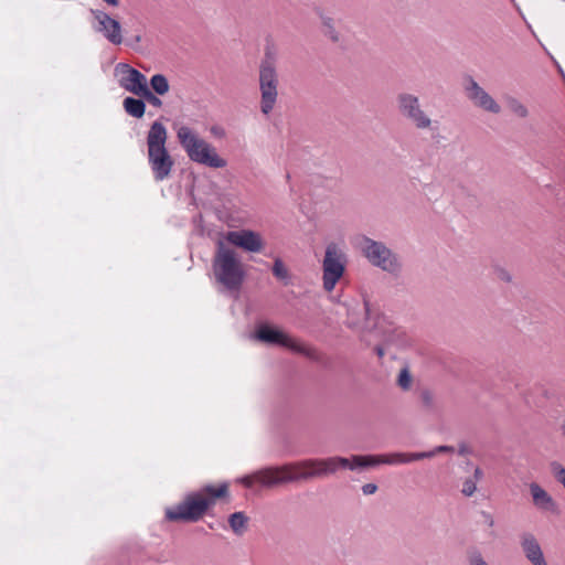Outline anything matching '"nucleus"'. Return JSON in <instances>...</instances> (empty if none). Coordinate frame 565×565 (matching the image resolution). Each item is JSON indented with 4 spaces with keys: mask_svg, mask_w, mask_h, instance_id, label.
Returning <instances> with one entry per match:
<instances>
[{
    "mask_svg": "<svg viewBox=\"0 0 565 565\" xmlns=\"http://www.w3.org/2000/svg\"><path fill=\"white\" fill-rule=\"evenodd\" d=\"M387 456L356 455L351 458L330 457L326 459H305L289 462L279 467H268L242 479L245 487L252 488L255 483L265 487L306 481L334 473L339 469H365L385 463Z\"/></svg>",
    "mask_w": 565,
    "mask_h": 565,
    "instance_id": "nucleus-1",
    "label": "nucleus"
},
{
    "mask_svg": "<svg viewBox=\"0 0 565 565\" xmlns=\"http://www.w3.org/2000/svg\"><path fill=\"white\" fill-rule=\"evenodd\" d=\"M228 494V484L205 486L200 491L188 494L179 504L166 510V519L171 522H196L203 518L216 500Z\"/></svg>",
    "mask_w": 565,
    "mask_h": 565,
    "instance_id": "nucleus-2",
    "label": "nucleus"
},
{
    "mask_svg": "<svg viewBox=\"0 0 565 565\" xmlns=\"http://www.w3.org/2000/svg\"><path fill=\"white\" fill-rule=\"evenodd\" d=\"M168 131L160 121H154L147 134V157L153 179L161 182L171 175L174 160L167 149Z\"/></svg>",
    "mask_w": 565,
    "mask_h": 565,
    "instance_id": "nucleus-3",
    "label": "nucleus"
},
{
    "mask_svg": "<svg viewBox=\"0 0 565 565\" xmlns=\"http://www.w3.org/2000/svg\"><path fill=\"white\" fill-rule=\"evenodd\" d=\"M212 269L216 282L228 290H238L246 278L244 265L237 253L222 242L217 244Z\"/></svg>",
    "mask_w": 565,
    "mask_h": 565,
    "instance_id": "nucleus-4",
    "label": "nucleus"
},
{
    "mask_svg": "<svg viewBox=\"0 0 565 565\" xmlns=\"http://www.w3.org/2000/svg\"><path fill=\"white\" fill-rule=\"evenodd\" d=\"M177 138L189 159L193 162L215 169L226 167V160L221 158L216 149L201 138L192 128L180 126L177 129Z\"/></svg>",
    "mask_w": 565,
    "mask_h": 565,
    "instance_id": "nucleus-5",
    "label": "nucleus"
},
{
    "mask_svg": "<svg viewBox=\"0 0 565 565\" xmlns=\"http://www.w3.org/2000/svg\"><path fill=\"white\" fill-rule=\"evenodd\" d=\"M347 262V255L338 244L327 245L322 260V282L326 291L331 292L335 288L344 275Z\"/></svg>",
    "mask_w": 565,
    "mask_h": 565,
    "instance_id": "nucleus-6",
    "label": "nucleus"
},
{
    "mask_svg": "<svg viewBox=\"0 0 565 565\" xmlns=\"http://www.w3.org/2000/svg\"><path fill=\"white\" fill-rule=\"evenodd\" d=\"M278 76L274 62L265 58L259 68L260 110L268 115L275 107L278 97Z\"/></svg>",
    "mask_w": 565,
    "mask_h": 565,
    "instance_id": "nucleus-7",
    "label": "nucleus"
},
{
    "mask_svg": "<svg viewBox=\"0 0 565 565\" xmlns=\"http://www.w3.org/2000/svg\"><path fill=\"white\" fill-rule=\"evenodd\" d=\"M256 338L265 343L278 344L288 348L289 350L303 354L310 359H318V352L315 349L302 344L296 339L289 337L287 333L269 326H260L256 331Z\"/></svg>",
    "mask_w": 565,
    "mask_h": 565,
    "instance_id": "nucleus-8",
    "label": "nucleus"
},
{
    "mask_svg": "<svg viewBox=\"0 0 565 565\" xmlns=\"http://www.w3.org/2000/svg\"><path fill=\"white\" fill-rule=\"evenodd\" d=\"M397 107L399 113L409 120L417 129H430L433 120L422 109L419 99L412 94H401L397 97Z\"/></svg>",
    "mask_w": 565,
    "mask_h": 565,
    "instance_id": "nucleus-9",
    "label": "nucleus"
},
{
    "mask_svg": "<svg viewBox=\"0 0 565 565\" xmlns=\"http://www.w3.org/2000/svg\"><path fill=\"white\" fill-rule=\"evenodd\" d=\"M90 14L94 19L93 28L96 32L103 34L111 44L119 45L122 43V28L118 20L99 9H92Z\"/></svg>",
    "mask_w": 565,
    "mask_h": 565,
    "instance_id": "nucleus-10",
    "label": "nucleus"
},
{
    "mask_svg": "<svg viewBox=\"0 0 565 565\" xmlns=\"http://www.w3.org/2000/svg\"><path fill=\"white\" fill-rule=\"evenodd\" d=\"M115 74L119 77L120 87L134 95L139 96L148 87L147 77L126 63H118Z\"/></svg>",
    "mask_w": 565,
    "mask_h": 565,
    "instance_id": "nucleus-11",
    "label": "nucleus"
},
{
    "mask_svg": "<svg viewBox=\"0 0 565 565\" xmlns=\"http://www.w3.org/2000/svg\"><path fill=\"white\" fill-rule=\"evenodd\" d=\"M225 239L230 244L248 253H260L265 247L262 235L252 230L227 232Z\"/></svg>",
    "mask_w": 565,
    "mask_h": 565,
    "instance_id": "nucleus-12",
    "label": "nucleus"
},
{
    "mask_svg": "<svg viewBox=\"0 0 565 565\" xmlns=\"http://www.w3.org/2000/svg\"><path fill=\"white\" fill-rule=\"evenodd\" d=\"M465 90L476 107L495 115L501 111V106L473 78L468 79Z\"/></svg>",
    "mask_w": 565,
    "mask_h": 565,
    "instance_id": "nucleus-13",
    "label": "nucleus"
},
{
    "mask_svg": "<svg viewBox=\"0 0 565 565\" xmlns=\"http://www.w3.org/2000/svg\"><path fill=\"white\" fill-rule=\"evenodd\" d=\"M521 547L525 558L532 565H548L539 541L532 533L521 535Z\"/></svg>",
    "mask_w": 565,
    "mask_h": 565,
    "instance_id": "nucleus-14",
    "label": "nucleus"
},
{
    "mask_svg": "<svg viewBox=\"0 0 565 565\" xmlns=\"http://www.w3.org/2000/svg\"><path fill=\"white\" fill-rule=\"evenodd\" d=\"M358 245L372 264L386 269V249L383 245L367 237L359 238Z\"/></svg>",
    "mask_w": 565,
    "mask_h": 565,
    "instance_id": "nucleus-15",
    "label": "nucleus"
},
{
    "mask_svg": "<svg viewBox=\"0 0 565 565\" xmlns=\"http://www.w3.org/2000/svg\"><path fill=\"white\" fill-rule=\"evenodd\" d=\"M455 448L452 446H437L429 451L422 452H412V454H391V465L392 463H407L415 460L433 458L441 452H454Z\"/></svg>",
    "mask_w": 565,
    "mask_h": 565,
    "instance_id": "nucleus-16",
    "label": "nucleus"
},
{
    "mask_svg": "<svg viewBox=\"0 0 565 565\" xmlns=\"http://www.w3.org/2000/svg\"><path fill=\"white\" fill-rule=\"evenodd\" d=\"M530 491L534 505L543 511L555 512L556 503L554 499L537 483L530 484Z\"/></svg>",
    "mask_w": 565,
    "mask_h": 565,
    "instance_id": "nucleus-17",
    "label": "nucleus"
},
{
    "mask_svg": "<svg viewBox=\"0 0 565 565\" xmlns=\"http://www.w3.org/2000/svg\"><path fill=\"white\" fill-rule=\"evenodd\" d=\"M122 105L125 111L135 118H141L145 115L146 104L142 99L126 97Z\"/></svg>",
    "mask_w": 565,
    "mask_h": 565,
    "instance_id": "nucleus-18",
    "label": "nucleus"
},
{
    "mask_svg": "<svg viewBox=\"0 0 565 565\" xmlns=\"http://www.w3.org/2000/svg\"><path fill=\"white\" fill-rule=\"evenodd\" d=\"M412 342L413 340L411 334L404 329L395 328L391 331V344L404 349L412 345Z\"/></svg>",
    "mask_w": 565,
    "mask_h": 565,
    "instance_id": "nucleus-19",
    "label": "nucleus"
},
{
    "mask_svg": "<svg viewBox=\"0 0 565 565\" xmlns=\"http://www.w3.org/2000/svg\"><path fill=\"white\" fill-rule=\"evenodd\" d=\"M507 107L509 110L519 118H526L529 116L527 107L518 98L509 96L505 98Z\"/></svg>",
    "mask_w": 565,
    "mask_h": 565,
    "instance_id": "nucleus-20",
    "label": "nucleus"
},
{
    "mask_svg": "<svg viewBox=\"0 0 565 565\" xmlns=\"http://www.w3.org/2000/svg\"><path fill=\"white\" fill-rule=\"evenodd\" d=\"M228 523L234 533L241 535L246 530L247 518L243 512H235L230 516Z\"/></svg>",
    "mask_w": 565,
    "mask_h": 565,
    "instance_id": "nucleus-21",
    "label": "nucleus"
},
{
    "mask_svg": "<svg viewBox=\"0 0 565 565\" xmlns=\"http://www.w3.org/2000/svg\"><path fill=\"white\" fill-rule=\"evenodd\" d=\"M150 85L158 95H164L169 92L170 85L167 77L162 74H156L150 78Z\"/></svg>",
    "mask_w": 565,
    "mask_h": 565,
    "instance_id": "nucleus-22",
    "label": "nucleus"
},
{
    "mask_svg": "<svg viewBox=\"0 0 565 565\" xmlns=\"http://www.w3.org/2000/svg\"><path fill=\"white\" fill-rule=\"evenodd\" d=\"M413 383H414V379H413V375L411 374L408 366H404L397 375V379H396L397 386L402 391L407 392L412 388Z\"/></svg>",
    "mask_w": 565,
    "mask_h": 565,
    "instance_id": "nucleus-23",
    "label": "nucleus"
},
{
    "mask_svg": "<svg viewBox=\"0 0 565 565\" xmlns=\"http://www.w3.org/2000/svg\"><path fill=\"white\" fill-rule=\"evenodd\" d=\"M273 274L277 279L287 280L289 278V271L284 265L282 260L277 258L273 265Z\"/></svg>",
    "mask_w": 565,
    "mask_h": 565,
    "instance_id": "nucleus-24",
    "label": "nucleus"
},
{
    "mask_svg": "<svg viewBox=\"0 0 565 565\" xmlns=\"http://www.w3.org/2000/svg\"><path fill=\"white\" fill-rule=\"evenodd\" d=\"M551 471L556 481L565 489V468L559 462L553 461L551 462Z\"/></svg>",
    "mask_w": 565,
    "mask_h": 565,
    "instance_id": "nucleus-25",
    "label": "nucleus"
},
{
    "mask_svg": "<svg viewBox=\"0 0 565 565\" xmlns=\"http://www.w3.org/2000/svg\"><path fill=\"white\" fill-rule=\"evenodd\" d=\"M322 24L326 29V35H328L333 42H337L339 40V35L333 26V20L329 17H322Z\"/></svg>",
    "mask_w": 565,
    "mask_h": 565,
    "instance_id": "nucleus-26",
    "label": "nucleus"
},
{
    "mask_svg": "<svg viewBox=\"0 0 565 565\" xmlns=\"http://www.w3.org/2000/svg\"><path fill=\"white\" fill-rule=\"evenodd\" d=\"M139 96L145 98L153 107H161L162 106V100L158 96H156L149 89V87H147Z\"/></svg>",
    "mask_w": 565,
    "mask_h": 565,
    "instance_id": "nucleus-27",
    "label": "nucleus"
},
{
    "mask_svg": "<svg viewBox=\"0 0 565 565\" xmlns=\"http://www.w3.org/2000/svg\"><path fill=\"white\" fill-rule=\"evenodd\" d=\"M477 491V482L470 478L466 479L462 483L461 492L466 497H471Z\"/></svg>",
    "mask_w": 565,
    "mask_h": 565,
    "instance_id": "nucleus-28",
    "label": "nucleus"
},
{
    "mask_svg": "<svg viewBox=\"0 0 565 565\" xmlns=\"http://www.w3.org/2000/svg\"><path fill=\"white\" fill-rule=\"evenodd\" d=\"M470 565H489L479 552H473L469 555Z\"/></svg>",
    "mask_w": 565,
    "mask_h": 565,
    "instance_id": "nucleus-29",
    "label": "nucleus"
},
{
    "mask_svg": "<svg viewBox=\"0 0 565 565\" xmlns=\"http://www.w3.org/2000/svg\"><path fill=\"white\" fill-rule=\"evenodd\" d=\"M420 399L426 407H431L434 404V395L428 390L420 393Z\"/></svg>",
    "mask_w": 565,
    "mask_h": 565,
    "instance_id": "nucleus-30",
    "label": "nucleus"
},
{
    "mask_svg": "<svg viewBox=\"0 0 565 565\" xmlns=\"http://www.w3.org/2000/svg\"><path fill=\"white\" fill-rule=\"evenodd\" d=\"M377 486L375 483H366L362 487V491L365 495L375 493Z\"/></svg>",
    "mask_w": 565,
    "mask_h": 565,
    "instance_id": "nucleus-31",
    "label": "nucleus"
},
{
    "mask_svg": "<svg viewBox=\"0 0 565 565\" xmlns=\"http://www.w3.org/2000/svg\"><path fill=\"white\" fill-rule=\"evenodd\" d=\"M483 477V472L479 467H476L473 470V478L472 480H476V482L480 481Z\"/></svg>",
    "mask_w": 565,
    "mask_h": 565,
    "instance_id": "nucleus-32",
    "label": "nucleus"
},
{
    "mask_svg": "<svg viewBox=\"0 0 565 565\" xmlns=\"http://www.w3.org/2000/svg\"><path fill=\"white\" fill-rule=\"evenodd\" d=\"M390 266H391V277H392L393 274H395L399 269V265L396 264L395 262H393V259L391 258Z\"/></svg>",
    "mask_w": 565,
    "mask_h": 565,
    "instance_id": "nucleus-33",
    "label": "nucleus"
},
{
    "mask_svg": "<svg viewBox=\"0 0 565 565\" xmlns=\"http://www.w3.org/2000/svg\"><path fill=\"white\" fill-rule=\"evenodd\" d=\"M102 1L110 7H117L119 4V0H102Z\"/></svg>",
    "mask_w": 565,
    "mask_h": 565,
    "instance_id": "nucleus-34",
    "label": "nucleus"
},
{
    "mask_svg": "<svg viewBox=\"0 0 565 565\" xmlns=\"http://www.w3.org/2000/svg\"><path fill=\"white\" fill-rule=\"evenodd\" d=\"M375 350H376V353H377V355H379L380 358H383V356H384V354H385V349H384L383 347H376V348H375Z\"/></svg>",
    "mask_w": 565,
    "mask_h": 565,
    "instance_id": "nucleus-35",
    "label": "nucleus"
},
{
    "mask_svg": "<svg viewBox=\"0 0 565 565\" xmlns=\"http://www.w3.org/2000/svg\"><path fill=\"white\" fill-rule=\"evenodd\" d=\"M484 516L487 519V522H488L489 526H493L494 525L493 518L490 514H488V513H484Z\"/></svg>",
    "mask_w": 565,
    "mask_h": 565,
    "instance_id": "nucleus-36",
    "label": "nucleus"
},
{
    "mask_svg": "<svg viewBox=\"0 0 565 565\" xmlns=\"http://www.w3.org/2000/svg\"><path fill=\"white\" fill-rule=\"evenodd\" d=\"M468 452H469V449H468V447L466 445H461L459 447V454L460 455H465V454H468Z\"/></svg>",
    "mask_w": 565,
    "mask_h": 565,
    "instance_id": "nucleus-37",
    "label": "nucleus"
},
{
    "mask_svg": "<svg viewBox=\"0 0 565 565\" xmlns=\"http://www.w3.org/2000/svg\"><path fill=\"white\" fill-rule=\"evenodd\" d=\"M562 431H563V434L565 436V422L562 424Z\"/></svg>",
    "mask_w": 565,
    "mask_h": 565,
    "instance_id": "nucleus-38",
    "label": "nucleus"
}]
</instances>
